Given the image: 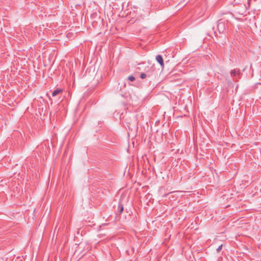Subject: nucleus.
Instances as JSON below:
<instances>
[{
	"label": "nucleus",
	"mask_w": 261,
	"mask_h": 261,
	"mask_svg": "<svg viewBox=\"0 0 261 261\" xmlns=\"http://www.w3.org/2000/svg\"><path fill=\"white\" fill-rule=\"evenodd\" d=\"M156 60L160 64L161 66L163 68L164 67V63L163 57L161 55H158L156 56Z\"/></svg>",
	"instance_id": "1"
},
{
	"label": "nucleus",
	"mask_w": 261,
	"mask_h": 261,
	"mask_svg": "<svg viewBox=\"0 0 261 261\" xmlns=\"http://www.w3.org/2000/svg\"><path fill=\"white\" fill-rule=\"evenodd\" d=\"M241 72L239 69H234L232 70L230 72V75L232 77H235L236 76H240Z\"/></svg>",
	"instance_id": "2"
},
{
	"label": "nucleus",
	"mask_w": 261,
	"mask_h": 261,
	"mask_svg": "<svg viewBox=\"0 0 261 261\" xmlns=\"http://www.w3.org/2000/svg\"><path fill=\"white\" fill-rule=\"evenodd\" d=\"M62 92V90L61 89H57L56 90H54L52 93L51 95L53 97L56 96L57 95H58L60 93H61Z\"/></svg>",
	"instance_id": "3"
},
{
	"label": "nucleus",
	"mask_w": 261,
	"mask_h": 261,
	"mask_svg": "<svg viewBox=\"0 0 261 261\" xmlns=\"http://www.w3.org/2000/svg\"><path fill=\"white\" fill-rule=\"evenodd\" d=\"M224 24L223 22H219L217 25L218 29L219 32L223 31Z\"/></svg>",
	"instance_id": "4"
},
{
	"label": "nucleus",
	"mask_w": 261,
	"mask_h": 261,
	"mask_svg": "<svg viewBox=\"0 0 261 261\" xmlns=\"http://www.w3.org/2000/svg\"><path fill=\"white\" fill-rule=\"evenodd\" d=\"M123 211V206L122 204L120 203H119L118 205V212L120 214H121Z\"/></svg>",
	"instance_id": "5"
},
{
	"label": "nucleus",
	"mask_w": 261,
	"mask_h": 261,
	"mask_svg": "<svg viewBox=\"0 0 261 261\" xmlns=\"http://www.w3.org/2000/svg\"><path fill=\"white\" fill-rule=\"evenodd\" d=\"M147 76H149L148 75H147V74L146 73H142L140 75V77L141 79H144L145 77H146Z\"/></svg>",
	"instance_id": "6"
},
{
	"label": "nucleus",
	"mask_w": 261,
	"mask_h": 261,
	"mask_svg": "<svg viewBox=\"0 0 261 261\" xmlns=\"http://www.w3.org/2000/svg\"><path fill=\"white\" fill-rule=\"evenodd\" d=\"M128 80L131 82H133L135 80V77L133 75H130L128 77Z\"/></svg>",
	"instance_id": "7"
},
{
	"label": "nucleus",
	"mask_w": 261,
	"mask_h": 261,
	"mask_svg": "<svg viewBox=\"0 0 261 261\" xmlns=\"http://www.w3.org/2000/svg\"><path fill=\"white\" fill-rule=\"evenodd\" d=\"M222 247V245H220L217 248V251L219 252L221 250Z\"/></svg>",
	"instance_id": "8"
},
{
	"label": "nucleus",
	"mask_w": 261,
	"mask_h": 261,
	"mask_svg": "<svg viewBox=\"0 0 261 261\" xmlns=\"http://www.w3.org/2000/svg\"><path fill=\"white\" fill-rule=\"evenodd\" d=\"M48 98H49V99L50 100H51V98H50V97L49 96H48Z\"/></svg>",
	"instance_id": "9"
}]
</instances>
